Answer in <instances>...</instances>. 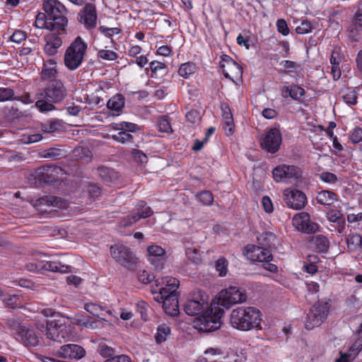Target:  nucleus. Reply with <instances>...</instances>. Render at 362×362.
<instances>
[{"label":"nucleus","mask_w":362,"mask_h":362,"mask_svg":"<svg viewBox=\"0 0 362 362\" xmlns=\"http://www.w3.org/2000/svg\"><path fill=\"white\" fill-rule=\"evenodd\" d=\"M235 303V298L233 296V289L230 287L221 291L216 298V302L211 304L210 313L208 311L194 321V327L200 332H211L218 329L221 325V317L224 310L230 308Z\"/></svg>","instance_id":"nucleus-1"},{"label":"nucleus","mask_w":362,"mask_h":362,"mask_svg":"<svg viewBox=\"0 0 362 362\" xmlns=\"http://www.w3.org/2000/svg\"><path fill=\"white\" fill-rule=\"evenodd\" d=\"M67 95V90L61 80L53 79L36 94L35 107L41 112L55 110L54 104L62 103Z\"/></svg>","instance_id":"nucleus-2"},{"label":"nucleus","mask_w":362,"mask_h":362,"mask_svg":"<svg viewBox=\"0 0 362 362\" xmlns=\"http://www.w3.org/2000/svg\"><path fill=\"white\" fill-rule=\"evenodd\" d=\"M261 312L255 307H238L233 310L230 313L231 326L240 331L261 329Z\"/></svg>","instance_id":"nucleus-3"},{"label":"nucleus","mask_w":362,"mask_h":362,"mask_svg":"<svg viewBox=\"0 0 362 362\" xmlns=\"http://www.w3.org/2000/svg\"><path fill=\"white\" fill-rule=\"evenodd\" d=\"M88 48L87 43L78 36L64 53V64L71 71L76 70L83 63Z\"/></svg>","instance_id":"nucleus-4"},{"label":"nucleus","mask_w":362,"mask_h":362,"mask_svg":"<svg viewBox=\"0 0 362 362\" xmlns=\"http://www.w3.org/2000/svg\"><path fill=\"white\" fill-rule=\"evenodd\" d=\"M43 10L48 18L53 21L54 26H57L62 32L66 30L68 25L66 15L68 10L58 0H45L43 2ZM50 26H53V24Z\"/></svg>","instance_id":"nucleus-5"},{"label":"nucleus","mask_w":362,"mask_h":362,"mask_svg":"<svg viewBox=\"0 0 362 362\" xmlns=\"http://www.w3.org/2000/svg\"><path fill=\"white\" fill-rule=\"evenodd\" d=\"M210 310L209 296L200 290L193 291L184 304L185 312L191 316L200 313H202V316L208 311L210 313ZM199 317L200 315L198 317Z\"/></svg>","instance_id":"nucleus-6"},{"label":"nucleus","mask_w":362,"mask_h":362,"mask_svg":"<svg viewBox=\"0 0 362 362\" xmlns=\"http://www.w3.org/2000/svg\"><path fill=\"white\" fill-rule=\"evenodd\" d=\"M245 251L247 259L252 262L263 263L264 268L269 272L277 271V266L271 262L273 260V255L270 249L250 244L245 247Z\"/></svg>","instance_id":"nucleus-7"},{"label":"nucleus","mask_w":362,"mask_h":362,"mask_svg":"<svg viewBox=\"0 0 362 362\" xmlns=\"http://www.w3.org/2000/svg\"><path fill=\"white\" fill-rule=\"evenodd\" d=\"M71 326L60 323L59 320H52L46 322L45 329L41 331L47 339L62 344L71 339Z\"/></svg>","instance_id":"nucleus-8"},{"label":"nucleus","mask_w":362,"mask_h":362,"mask_svg":"<svg viewBox=\"0 0 362 362\" xmlns=\"http://www.w3.org/2000/svg\"><path fill=\"white\" fill-rule=\"evenodd\" d=\"M330 309L329 302L318 301L310 309L305 320V328L312 329L321 325L327 319Z\"/></svg>","instance_id":"nucleus-9"},{"label":"nucleus","mask_w":362,"mask_h":362,"mask_svg":"<svg viewBox=\"0 0 362 362\" xmlns=\"http://www.w3.org/2000/svg\"><path fill=\"white\" fill-rule=\"evenodd\" d=\"M112 258L120 265L128 269H134L138 263V258L129 247L122 244L110 247Z\"/></svg>","instance_id":"nucleus-10"},{"label":"nucleus","mask_w":362,"mask_h":362,"mask_svg":"<svg viewBox=\"0 0 362 362\" xmlns=\"http://www.w3.org/2000/svg\"><path fill=\"white\" fill-rule=\"evenodd\" d=\"M151 292L153 299L163 303V308L167 314L175 316L179 313L177 295L167 293L164 289L152 288Z\"/></svg>","instance_id":"nucleus-11"},{"label":"nucleus","mask_w":362,"mask_h":362,"mask_svg":"<svg viewBox=\"0 0 362 362\" xmlns=\"http://www.w3.org/2000/svg\"><path fill=\"white\" fill-rule=\"evenodd\" d=\"M274 180L276 182L293 183L301 176L299 168L295 165H279L272 170Z\"/></svg>","instance_id":"nucleus-12"},{"label":"nucleus","mask_w":362,"mask_h":362,"mask_svg":"<svg viewBox=\"0 0 362 362\" xmlns=\"http://www.w3.org/2000/svg\"><path fill=\"white\" fill-rule=\"evenodd\" d=\"M15 334L16 339L25 347H35L40 344V337L31 327L18 324L16 325Z\"/></svg>","instance_id":"nucleus-13"},{"label":"nucleus","mask_w":362,"mask_h":362,"mask_svg":"<svg viewBox=\"0 0 362 362\" xmlns=\"http://www.w3.org/2000/svg\"><path fill=\"white\" fill-rule=\"evenodd\" d=\"M282 136L279 129L272 128L265 132L259 142L262 149L274 153L279 151Z\"/></svg>","instance_id":"nucleus-14"},{"label":"nucleus","mask_w":362,"mask_h":362,"mask_svg":"<svg viewBox=\"0 0 362 362\" xmlns=\"http://www.w3.org/2000/svg\"><path fill=\"white\" fill-rule=\"evenodd\" d=\"M77 20L86 29H93L97 24V11L95 4H86L84 7L78 13Z\"/></svg>","instance_id":"nucleus-15"},{"label":"nucleus","mask_w":362,"mask_h":362,"mask_svg":"<svg viewBox=\"0 0 362 362\" xmlns=\"http://www.w3.org/2000/svg\"><path fill=\"white\" fill-rule=\"evenodd\" d=\"M284 200L289 208L300 210L305 206L307 197L300 190L287 189L284 192Z\"/></svg>","instance_id":"nucleus-16"},{"label":"nucleus","mask_w":362,"mask_h":362,"mask_svg":"<svg viewBox=\"0 0 362 362\" xmlns=\"http://www.w3.org/2000/svg\"><path fill=\"white\" fill-rule=\"evenodd\" d=\"M293 226L298 230L305 233H315L318 230V225L310 221L308 213L300 212L296 214L292 219Z\"/></svg>","instance_id":"nucleus-17"},{"label":"nucleus","mask_w":362,"mask_h":362,"mask_svg":"<svg viewBox=\"0 0 362 362\" xmlns=\"http://www.w3.org/2000/svg\"><path fill=\"white\" fill-rule=\"evenodd\" d=\"M86 355L85 349L74 344H69L62 346L57 352V356L70 360H79Z\"/></svg>","instance_id":"nucleus-18"},{"label":"nucleus","mask_w":362,"mask_h":362,"mask_svg":"<svg viewBox=\"0 0 362 362\" xmlns=\"http://www.w3.org/2000/svg\"><path fill=\"white\" fill-rule=\"evenodd\" d=\"M62 169L57 165H45L37 170V175L45 182H54L58 180V175Z\"/></svg>","instance_id":"nucleus-19"},{"label":"nucleus","mask_w":362,"mask_h":362,"mask_svg":"<svg viewBox=\"0 0 362 362\" xmlns=\"http://www.w3.org/2000/svg\"><path fill=\"white\" fill-rule=\"evenodd\" d=\"M153 214V212L151 207H148L146 208L145 211H143L141 214L139 212H136L122 218L119 221V225L124 228L129 227L139 221L141 218H146L151 216Z\"/></svg>","instance_id":"nucleus-20"},{"label":"nucleus","mask_w":362,"mask_h":362,"mask_svg":"<svg viewBox=\"0 0 362 362\" xmlns=\"http://www.w3.org/2000/svg\"><path fill=\"white\" fill-rule=\"evenodd\" d=\"M156 287L162 286L159 289H164L167 293H172L177 295V289L180 286V281L178 279L171 276L163 277L160 279H156Z\"/></svg>","instance_id":"nucleus-21"},{"label":"nucleus","mask_w":362,"mask_h":362,"mask_svg":"<svg viewBox=\"0 0 362 362\" xmlns=\"http://www.w3.org/2000/svg\"><path fill=\"white\" fill-rule=\"evenodd\" d=\"M46 44L44 47L45 52L52 56L57 53L58 49L62 45V40L57 35L52 33L45 36Z\"/></svg>","instance_id":"nucleus-22"},{"label":"nucleus","mask_w":362,"mask_h":362,"mask_svg":"<svg viewBox=\"0 0 362 362\" xmlns=\"http://www.w3.org/2000/svg\"><path fill=\"white\" fill-rule=\"evenodd\" d=\"M71 157L73 160H81L83 163H88L93 159V153L88 147L79 146L71 151Z\"/></svg>","instance_id":"nucleus-23"},{"label":"nucleus","mask_w":362,"mask_h":362,"mask_svg":"<svg viewBox=\"0 0 362 362\" xmlns=\"http://www.w3.org/2000/svg\"><path fill=\"white\" fill-rule=\"evenodd\" d=\"M310 246L317 252H326L329 247L328 238L323 235H313L310 239Z\"/></svg>","instance_id":"nucleus-24"},{"label":"nucleus","mask_w":362,"mask_h":362,"mask_svg":"<svg viewBox=\"0 0 362 362\" xmlns=\"http://www.w3.org/2000/svg\"><path fill=\"white\" fill-rule=\"evenodd\" d=\"M54 25L53 21H51L46 13H39L35 18V21L34 23V25L37 28L42 29V28H47L48 30H50L52 31H56L58 33H60L62 30L60 29H58L57 26H49L51 25Z\"/></svg>","instance_id":"nucleus-25"},{"label":"nucleus","mask_w":362,"mask_h":362,"mask_svg":"<svg viewBox=\"0 0 362 362\" xmlns=\"http://www.w3.org/2000/svg\"><path fill=\"white\" fill-rule=\"evenodd\" d=\"M35 205L37 206H48L56 208H62L64 206V203L61 199L57 197L52 195H45L37 199L35 201Z\"/></svg>","instance_id":"nucleus-26"},{"label":"nucleus","mask_w":362,"mask_h":362,"mask_svg":"<svg viewBox=\"0 0 362 362\" xmlns=\"http://www.w3.org/2000/svg\"><path fill=\"white\" fill-rule=\"evenodd\" d=\"M57 74V63L53 59H49L44 62L43 67L41 71V78L43 80H48L55 78Z\"/></svg>","instance_id":"nucleus-27"},{"label":"nucleus","mask_w":362,"mask_h":362,"mask_svg":"<svg viewBox=\"0 0 362 362\" xmlns=\"http://www.w3.org/2000/svg\"><path fill=\"white\" fill-rule=\"evenodd\" d=\"M338 199L337 195L329 190H322L317 193L316 200L318 204L331 206Z\"/></svg>","instance_id":"nucleus-28"},{"label":"nucleus","mask_w":362,"mask_h":362,"mask_svg":"<svg viewBox=\"0 0 362 362\" xmlns=\"http://www.w3.org/2000/svg\"><path fill=\"white\" fill-rule=\"evenodd\" d=\"M223 75L226 78L233 81L235 78H238L242 75L241 66L235 62H229L224 67H221Z\"/></svg>","instance_id":"nucleus-29"},{"label":"nucleus","mask_w":362,"mask_h":362,"mask_svg":"<svg viewBox=\"0 0 362 362\" xmlns=\"http://www.w3.org/2000/svg\"><path fill=\"white\" fill-rule=\"evenodd\" d=\"M99 177L107 184L110 185L116 181L119 175L113 169L106 166H100L97 169Z\"/></svg>","instance_id":"nucleus-30"},{"label":"nucleus","mask_w":362,"mask_h":362,"mask_svg":"<svg viewBox=\"0 0 362 362\" xmlns=\"http://www.w3.org/2000/svg\"><path fill=\"white\" fill-rule=\"evenodd\" d=\"M204 355L202 359L204 362H219L225 356V351L218 347L209 348L204 351Z\"/></svg>","instance_id":"nucleus-31"},{"label":"nucleus","mask_w":362,"mask_h":362,"mask_svg":"<svg viewBox=\"0 0 362 362\" xmlns=\"http://www.w3.org/2000/svg\"><path fill=\"white\" fill-rule=\"evenodd\" d=\"M223 110V128L226 131V134L231 135L234 132V122L233 115L228 106L222 108Z\"/></svg>","instance_id":"nucleus-32"},{"label":"nucleus","mask_w":362,"mask_h":362,"mask_svg":"<svg viewBox=\"0 0 362 362\" xmlns=\"http://www.w3.org/2000/svg\"><path fill=\"white\" fill-rule=\"evenodd\" d=\"M147 252L148 255V261L152 264H155L156 259H157L158 262L163 260L165 254V250L157 245L148 246L147 247Z\"/></svg>","instance_id":"nucleus-33"},{"label":"nucleus","mask_w":362,"mask_h":362,"mask_svg":"<svg viewBox=\"0 0 362 362\" xmlns=\"http://www.w3.org/2000/svg\"><path fill=\"white\" fill-rule=\"evenodd\" d=\"M257 239L258 246L270 249L272 245L274 244L276 238L274 233L267 231L257 236Z\"/></svg>","instance_id":"nucleus-34"},{"label":"nucleus","mask_w":362,"mask_h":362,"mask_svg":"<svg viewBox=\"0 0 362 362\" xmlns=\"http://www.w3.org/2000/svg\"><path fill=\"white\" fill-rule=\"evenodd\" d=\"M43 267L48 271L67 273L70 272L71 267L66 264H63L58 261H49L46 262Z\"/></svg>","instance_id":"nucleus-35"},{"label":"nucleus","mask_w":362,"mask_h":362,"mask_svg":"<svg viewBox=\"0 0 362 362\" xmlns=\"http://www.w3.org/2000/svg\"><path fill=\"white\" fill-rule=\"evenodd\" d=\"M346 241L350 251H356L361 247L362 237L358 233L349 234Z\"/></svg>","instance_id":"nucleus-36"},{"label":"nucleus","mask_w":362,"mask_h":362,"mask_svg":"<svg viewBox=\"0 0 362 362\" xmlns=\"http://www.w3.org/2000/svg\"><path fill=\"white\" fill-rule=\"evenodd\" d=\"M170 334V328L166 324L160 325L157 327V332L155 335L156 341L161 344L167 340L168 335Z\"/></svg>","instance_id":"nucleus-37"},{"label":"nucleus","mask_w":362,"mask_h":362,"mask_svg":"<svg viewBox=\"0 0 362 362\" xmlns=\"http://www.w3.org/2000/svg\"><path fill=\"white\" fill-rule=\"evenodd\" d=\"M124 105V98L121 94H117L110 98L107 103V106L109 109L119 111Z\"/></svg>","instance_id":"nucleus-38"},{"label":"nucleus","mask_w":362,"mask_h":362,"mask_svg":"<svg viewBox=\"0 0 362 362\" xmlns=\"http://www.w3.org/2000/svg\"><path fill=\"white\" fill-rule=\"evenodd\" d=\"M42 156L45 158L57 160L64 156V151L58 148H49L42 152Z\"/></svg>","instance_id":"nucleus-39"},{"label":"nucleus","mask_w":362,"mask_h":362,"mask_svg":"<svg viewBox=\"0 0 362 362\" xmlns=\"http://www.w3.org/2000/svg\"><path fill=\"white\" fill-rule=\"evenodd\" d=\"M113 129L124 130L127 132H134L139 129L137 124L132 122H123L120 123H113L111 124Z\"/></svg>","instance_id":"nucleus-40"},{"label":"nucleus","mask_w":362,"mask_h":362,"mask_svg":"<svg viewBox=\"0 0 362 362\" xmlns=\"http://www.w3.org/2000/svg\"><path fill=\"white\" fill-rule=\"evenodd\" d=\"M117 134H112V138L122 144L134 143L133 136L129 132L124 130H119Z\"/></svg>","instance_id":"nucleus-41"},{"label":"nucleus","mask_w":362,"mask_h":362,"mask_svg":"<svg viewBox=\"0 0 362 362\" xmlns=\"http://www.w3.org/2000/svg\"><path fill=\"white\" fill-rule=\"evenodd\" d=\"M84 308L87 312L92 314L93 316L97 317V318L105 320V318L103 317V309L100 305L93 303H88L85 305Z\"/></svg>","instance_id":"nucleus-42"},{"label":"nucleus","mask_w":362,"mask_h":362,"mask_svg":"<svg viewBox=\"0 0 362 362\" xmlns=\"http://www.w3.org/2000/svg\"><path fill=\"white\" fill-rule=\"evenodd\" d=\"M97 57L104 61H115L118 58V54L114 51L102 49L98 51Z\"/></svg>","instance_id":"nucleus-43"},{"label":"nucleus","mask_w":362,"mask_h":362,"mask_svg":"<svg viewBox=\"0 0 362 362\" xmlns=\"http://www.w3.org/2000/svg\"><path fill=\"white\" fill-rule=\"evenodd\" d=\"M196 197L199 202L206 206H210L214 202L213 194L208 190L197 194Z\"/></svg>","instance_id":"nucleus-44"},{"label":"nucleus","mask_w":362,"mask_h":362,"mask_svg":"<svg viewBox=\"0 0 362 362\" xmlns=\"http://www.w3.org/2000/svg\"><path fill=\"white\" fill-rule=\"evenodd\" d=\"M98 353L103 357L111 358L115 354V350L105 343H100L98 347Z\"/></svg>","instance_id":"nucleus-45"},{"label":"nucleus","mask_w":362,"mask_h":362,"mask_svg":"<svg viewBox=\"0 0 362 362\" xmlns=\"http://www.w3.org/2000/svg\"><path fill=\"white\" fill-rule=\"evenodd\" d=\"M195 66L193 63L187 62L182 64L178 70L180 76L187 78L190 74L194 71Z\"/></svg>","instance_id":"nucleus-46"},{"label":"nucleus","mask_w":362,"mask_h":362,"mask_svg":"<svg viewBox=\"0 0 362 362\" xmlns=\"http://www.w3.org/2000/svg\"><path fill=\"white\" fill-rule=\"evenodd\" d=\"M149 309V305L144 301H139L136 303V312L140 315L141 318L144 321L148 320V312Z\"/></svg>","instance_id":"nucleus-47"},{"label":"nucleus","mask_w":362,"mask_h":362,"mask_svg":"<svg viewBox=\"0 0 362 362\" xmlns=\"http://www.w3.org/2000/svg\"><path fill=\"white\" fill-rule=\"evenodd\" d=\"M358 94L356 90H351L347 91L342 96L344 103L349 105H354L357 103Z\"/></svg>","instance_id":"nucleus-48"},{"label":"nucleus","mask_w":362,"mask_h":362,"mask_svg":"<svg viewBox=\"0 0 362 362\" xmlns=\"http://www.w3.org/2000/svg\"><path fill=\"white\" fill-rule=\"evenodd\" d=\"M158 130L164 133H171L173 132L170 123L166 117H162L158 122Z\"/></svg>","instance_id":"nucleus-49"},{"label":"nucleus","mask_w":362,"mask_h":362,"mask_svg":"<svg viewBox=\"0 0 362 362\" xmlns=\"http://www.w3.org/2000/svg\"><path fill=\"white\" fill-rule=\"evenodd\" d=\"M3 300L8 308H16L18 307L19 297L16 295H3Z\"/></svg>","instance_id":"nucleus-50"},{"label":"nucleus","mask_w":362,"mask_h":362,"mask_svg":"<svg viewBox=\"0 0 362 362\" xmlns=\"http://www.w3.org/2000/svg\"><path fill=\"white\" fill-rule=\"evenodd\" d=\"M230 289H233V296L235 298V303H241L247 300V296L245 291L236 286H230Z\"/></svg>","instance_id":"nucleus-51"},{"label":"nucleus","mask_w":362,"mask_h":362,"mask_svg":"<svg viewBox=\"0 0 362 362\" xmlns=\"http://www.w3.org/2000/svg\"><path fill=\"white\" fill-rule=\"evenodd\" d=\"M61 124L59 121L54 120L47 123L41 124V129L47 133L53 132L59 129Z\"/></svg>","instance_id":"nucleus-52"},{"label":"nucleus","mask_w":362,"mask_h":362,"mask_svg":"<svg viewBox=\"0 0 362 362\" xmlns=\"http://www.w3.org/2000/svg\"><path fill=\"white\" fill-rule=\"evenodd\" d=\"M228 262L225 258L218 259L215 264L216 269L219 272V276H224L227 274Z\"/></svg>","instance_id":"nucleus-53"},{"label":"nucleus","mask_w":362,"mask_h":362,"mask_svg":"<svg viewBox=\"0 0 362 362\" xmlns=\"http://www.w3.org/2000/svg\"><path fill=\"white\" fill-rule=\"evenodd\" d=\"M14 100V91L10 88H0V102Z\"/></svg>","instance_id":"nucleus-54"},{"label":"nucleus","mask_w":362,"mask_h":362,"mask_svg":"<svg viewBox=\"0 0 362 362\" xmlns=\"http://www.w3.org/2000/svg\"><path fill=\"white\" fill-rule=\"evenodd\" d=\"M150 68L153 74H157L159 72L160 75H163L165 73L166 66L163 63L160 62L153 61L150 63Z\"/></svg>","instance_id":"nucleus-55"},{"label":"nucleus","mask_w":362,"mask_h":362,"mask_svg":"<svg viewBox=\"0 0 362 362\" xmlns=\"http://www.w3.org/2000/svg\"><path fill=\"white\" fill-rule=\"evenodd\" d=\"M320 178L322 181L329 184H334L338 181V177L335 174L327 171L322 172L320 175Z\"/></svg>","instance_id":"nucleus-56"},{"label":"nucleus","mask_w":362,"mask_h":362,"mask_svg":"<svg viewBox=\"0 0 362 362\" xmlns=\"http://www.w3.org/2000/svg\"><path fill=\"white\" fill-rule=\"evenodd\" d=\"M186 255L194 264H199L201 261L200 254L196 249L187 248L186 250Z\"/></svg>","instance_id":"nucleus-57"},{"label":"nucleus","mask_w":362,"mask_h":362,"mask_svg":"<svg viewBox=\"0 0 362 362\" xmlns=\"http://www.w3.org/2000/svg\"><path fill=\"white\" fill-rule=\"evenodd\" d=\"M305 93V90L299 86L292 85L291 86V98L295 100H299Z\"/></svg>","instance_id":"nucleus-58"},{"label":"nucleus","mask_w":362,"mask_h":362,"mask_svg":"<svg viewBox=\"0 0 362 362\" xmlns=\"http://www.w3.org/2000/svg\"><path fill=\"white\" fill-rule=\"evenodd\" d=\"M351 142L354 144H358L362 141V128L356 127L354 129L350 138Z\"/></svg>","instance_id":"nucleus-59"},{"label":"nucleus","mask_w":362,"mask_h":362,"mask_svg":"<svg viewBox=\"0 0 362 362\" xmlns=\"http://www.w3.org/2000/svg\"><path fill=\"white\" fill-rule=\"evenodd\" d=\"M132 155L137 163H147L148 158L146 155L139 149H133L132 151Z\"/></svg>","instance_id":"nucleus-60"},{"label":"nucleus","mask_w":362,"mask_h":362,"mask_svg":"<svg viewBox=\"0 0 362 362\" xmlns=\"http://www.w3.org/2000/svg\"><path fill=\"white\" fill-rule=\"evenodd\" d=\"M276 28L279 33H281L283 35L286 36L289 34V28L288 27L286 21L280 18L276 21Z\"/></svg>","instance_id":"nucleus-61"},{"label":"nucleus","mask_w":362,"mask_h":362,"mask_svg":"<svg viewBox=\"0 0 362 362\" xmlns=\"http://www.w3.org/2000/svg\"><path fill=\"white\" fill-rule=\"evenodd\" d=\"M312 25L308 21H303L300 25L296 28L298 34L304 35L308 34L312 31Z\"/></svg>","instance_id":"nucleus-62"},{"label":"nucleus","mask_w":362,"mask_h":362,"mask_svg":"<svg viewBox=\"0 0 362 362\" xmlns=\"http://www.w3.org/2000/svg\"><path fill=\"white\" fill-rule=\"evenodd\" d=\"M155 276L144 270L138 273V279L140 282L147 284L154 279Z\"/></svg>","instance_id":"nucleus-63"},{"label":"nucleus","mask_w":362,"mask_h":362,"mask_svg":"<svg viewBox=\"0 0 362 362\" xmlns=\"http://www.w3.org/2000/svg\"><path fill=\"white\" fill-rule=\"evenodd\" d=\"M88 193L93 199L98 197L101 193V189L97 184H90L88 185Z\"/></svg>","instance_id":"nucleus-64"}]
</instances>
